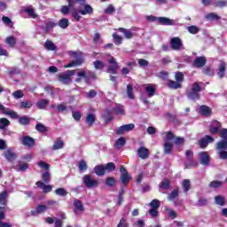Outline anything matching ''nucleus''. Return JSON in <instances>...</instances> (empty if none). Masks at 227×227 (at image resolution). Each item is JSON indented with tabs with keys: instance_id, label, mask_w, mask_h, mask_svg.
Instances as JSON below:
<instances>
[{
	"instance_id": "obj_1",
	"label": "nucleus",
	"mask_w": 227,
	"mask_h": 227,
	"mask_svg": "<svg viewBox=\"0 0 227 227\" xmlns=\"http://www.w3.org/2000/svg\"><path fill=\"white\" fill-rule=\"evenodd\" d=\"M68 6L72 12V16L77 22L81 20L80 15H91L93 7L86 4V0H67ZM80 13V14H79Z\"/></svg>"
},
{
	"instance_id": "obj_2",
	"label": "nucleus",
	"mask_w": 227,
	"mask_h": 227,
	"mask_svg": "<svg viewBox=\"0 0 227 227\" xmlns=\"http://www.w3.org/2000/svg\"><path fill=\"white\" fill-rule=\"evenodd\" d=\"M77 78L74 80L75 82H81L82 79L86 84H90V81L97 79V74L88 69H79L75 71Z\"/></svg>"
},
{
	"instance_id": "obj_3",
	"label": "nucleus",
	"mask_w": 227,
	"mask_h": 227,
	"mask_svg": "<svg viewBox=\"0 0 227 227\" xmlns=\"http://www.w3.org/2000/svg\"><path fill=\"white\" fill-rule=\"evenodd\" d=\"M201 92V86L200 83L194 82L190 90L186 91V96L190 100H200V93Z\"/></svg>"
},
{
	"instance_id": "obj_4",
	"label": "nucleus",
	"mask_w": 227,
	"mask_h": 227,
	"mask_svg": "<svg viewBox=\"0 0 227 227\" xmlns=\"http://www.w3.org/2000/svg\"><path fill=\"white\" fill-rule=\"evenodd\" d=\"M69 55H71L74 60H72L69 64H67L65 68H72V67H79L84 63V59H82V53L76 51H69Z\"/></svg>"
},
{
	"instance_id": "obj_5",
	"label": "nucleus",
	"mask_w": 227,
	"mask_h": 227,
	"mask_svg": "<svg viewBox=\"0 0 227 227\" xmlns=\"http://www.w3.org/2000/svg\"><path fill=\"white\" fill-rule=\"evenodd\" d=\"M72 75H75V70H67L59 75V81L62 84H70L72 82Z\"/></svg>"
},
{
	"instance_id": "obj_6",
	"label": "nucleus",
	"mask_w": 227,
	"mask_h": 227,
	"mask_svg": "<svg viewBox=\"0 0 227 227\" xmlns=\"http://www.w3.org/2000/svg\"><path fill=\"white\" fill-rule=\"evenodd\" d=\"M82 183L87 187V189H93L95 187H98V181L97 179H93L91 175H85L82 177Z\"/></svg>"
},
{
	"instance_id": "obj_7",
	"label": "nucleus",
	"mask_w": 227,
	"mask_h": 227,
	"mask_svg": "<svg viewBox=\"0 0 227 227\" xmlns=\"http://www.w3.org/2000/svg\"><path fill=\"white\" fill-rule=\"evenodd\" d=\"M170 47L173 51H180L184 49V43H182V39H180V37H173L170 40Z\"/></svg>"
},
{
	"instance_id": "obj_8",
	"label": "nucleus",
	"mask_w": 227,
	"mask_h": 227,
	"mask_svg": "<svg viewBox=\"0 0 227 227\" xmlns=\"http://www.w3.org/2000/svg\"><path fill=\"white\" fill-rule=\"evenodd\" d=\"M135 127L136 126L134 125V123L122 125L115 129V133L118 136H122V134H125V132H130V130H134Z\"/></svg>"
},
{
	"instance_id": "obj_9",
	"label": "nucleus",
	"mask_w": 227,
	"mask_h": 227,
	"mask_svg": "<svg viewBox=\"0 0 227 227\" xmlns=\"http://www.w3.org/2000/svg\"><path fill=\"white\" fill-rule=\"evenodd\" d=\"M108 63L110 65L108 67V74H116L118 68H120L118 62H116V59H114V57H110L108 59Z\"/></svg>"
},
{
	"instance_id": "obj_10",
	"label": "nucleus",
	"mask_w": 227,
	"mask_h": 227,
	"mask_svg": "<svg viewBox=\"0 0 227 227\" xmlns=\"http://www.w3.org/2000/svg\"><path fill=\"white\" fill-rule=\"evenodd\" d=\"M145 90L147 93V96L149 98H152V97L155 96V91L157 90V86L153 83H146L143 85Z\"/></svg>"
},
{
	"instance_id": "obj_11",
	"label": "nucleus",
	"mask_w": 227,
	"mask_h": 227,
	"mask_svg": "<svg viewBox=\"0 0 227 227\" xmlns=\"http://www.w3.org/2000/svg\"><path fill=\"white\" fill-rule=\"evenodd\" d=\"M120 171L121 173V182L123 184V185H127L129 182H130V176H129V172L123 166L121 167Z\"/></svg>"
},
{
	"instance_id": "obj_12",
	"label": "nucleus",
	"mask_w": 227,
	"mask_h": 227,
	"mask_svg": "<svg viewBox=\"0 0 227 227\" xmlns=\"http://www.w3.org/2000/svg\"><path fill=\"white\" fill-rule=\"evenodd\" d=\"M35 185H37V187L39 189H42L43 192L44 194H47L48 192H52V185L51 184H44L43 182L42 181H37L35 183Z\"/></svg>"
},
{
	"instance_id": "obj_13",
	"label": "nucleus",
	"mask_w": 227,
	"mask_h": 227,
	"mask_svg": "<svg viewBox=\"0 0 227 227\" xmlns=\"http://www.w3.org/2000/svg\"><path fill=\"white\" fill-rule=\"evenodd\" d=\"M138 157L143 160L148 159L150 157V151L148 148L141 146L137 149Z\"/></svg>"
},
{
	"instance_id": "obj_14",
	"label": "nucleus",
	"mask_w": 227,
	"mask_h": 227,
	"mask_svg": "<svg viewBox=\"0 0 227 227\" xmlns=\"http://www.w3.org/2000/svg\"><path fill=\"white\" fill-rule=\"evenodd\" d=\"M199 160L202 166H208L210 162V156H208V153L202 152L199 153Z\"/></svg>"
},
{
	"instance_id": "obj_15",
	"label": "nucleus",
	"mask_w": 227,
	"mask_h": 227,
	"mask_svg": "<svg viewBox=\"0 0 227 227\" xmlns=\"http://www.w3.org/2000/svg\"><path fill=\"white\" fill-rule=\"evenodd\" d=\"M158 22L162 26H175L176 24L175 20H171L166 17H158Z\"/></svg>"
},
{
	"instance_id": "obj_16",
	"label": "nucleus",
	"mask_w": 227,
	"mask_h": 227,
	"mask_svg": "<svg viewBox=\"0 0 227 227\" xmlns=\"http://www.w3.org/2000/svg\"><path fill=\"white\" fill-rule=\"evenodd\" d=\"M21 144H23L24 146H27V148H33V145H35V139L29 136L23 137L21 138Z\"/></svg>"
},
{
	"instance_id": "obj_17",
	"label": "nucleus",
	"mask_w": 227,
	"mask_h": 227,
	"mask_svg": "<svg viewBox=\"0 0 227 227\" xmlns=\"http://www.w3.org/2000/svg\"><path fill=\"white\" fill-rule=\"evenodd\" d=\"M185 155H186V159L187 160H189L190 164L189 163H185V168L187 169H191V168H192V166H194V161H192V157H193V153H192V151L191 150H188L185 152Z\"/></svg>"
},
{
	"instance_id": "obj_18",
	"label": "nucleus",
	"mask_w": 227,
	"mask_h": 227,
	"mask_svg": "<svg viewBox=\"0 0 227 227\" xmlns=\"http://www.w3.org/2000/svg\"><path fill=\"white\" fill-rule=\"evenodd\" d=\"M193 65L197 68H201V67H205V65H207V58L198 57L197 59H195Z\"/></svg>"
},
{
	"instance_id": "obj_19",
	"label": "nucleus",
	"mask_w": 227,
	"mask_h": 227,
	"mask_svg": "<svg viewBox=\"0 0 227 227\" xmlns=\"http://www.w3.org/2000/svg\"><path fill=\"white\" fill-rule=\"evenodd\" d=\"M208 143H214V137L210 136H206L200 141V148H207V146H208Z\"/></svg>"
},
{
	"instance_id": "obj_20",
	"label": "nucleus",
	"mask_w": 227,
	"mask_h": 227,
	"mask_svg": "<svg viewBox=\"0 0 227 227\" xmlns=\"http://www.w3.org/2000/svg\"><path fill=\"white\" fill-rule=\"evenodd\" d=\"M95 121H97V115L95 114H88L85 117V123L89 127L93 126V123H95Z\"/></svg>"
},
{
	"instance_id": "obj_21",
	"label": "nucleus",
	"mask_w": 227,
	"mask_h": 227,
	"mask_svg": "<svg viewBox=\"0 0 227 227\" xmlns=\"http://www.w3.org/2000/svg\"><path fill=\"white\" fill-rule=\"evenodd\" d=\"M94 172L98 176H104L106 175V165H97L94 168Z\"/></svg>"
},
{
	"instance_id": "obj_22",
	"label": "nucleus",
	"mask_w": 227,
	"mask_h": 227,
	"mask_svg": "<svg viewBox=\"0 0 227 227\" xmlns=\"http://www.w3.org/2000/svg\"><path fill=\"white\" fill-rule=\"evenodd\" d=\"M43 212H47V206L38 205L35 210H32V215H38L43 214Z\"/></svg>"
},
{
	"instance_id": "obj_23",
	"label": "nucleus",
	"mask_w": 227,
	"mask_h": 227,
	"mask_svg": "<svg viewBox=\"0 0 227 227\" xmlns=\"http://www.w3.org/2000/svg\"><path fill=\"white\" fill-rule=\"evenodd\" d=\"M226 73V64L224 62H221L218 67L217 75L220 79L224 77V74Z\"/></svg>"
},
{
	"instance_id": "obj_24",
	"label": "nucleus",
	"mask_w": 227,
	"mask_h": 227,
	"mask_svg": "<svg viewBox=\"0 0 227 227\" xmlns=\"http://www.w3.org/2000/svg\"><path fill=\"white\" fill-rule=\"evenodd\" d=\"M119 31L124 35V37L127 40H130L131 38H134V32L130 31L129 29L121 27L119 28Z\"/></svg>"
},
{
	"instance_id": "obj_25",
	"label": "nucleus",
	"mask_w": 227,
	"mask_h": 227,
	"mask_svg": "<svg viewBox=\"0 0 227 227\" xmlns=\"http://www.w3.org/2000/svg\"><path fill=\"white\" fill-rule=\"evenodd\" d=\"M114 114H119L120 116H123L125 114V108L121 105H116V106L111 111Z\"/></svg>"
},
{
	"instance_id": "obj_26",
	"label": "nucleus",
	"mask_w": 227,
	"mask_h": 227,
	"mask_svg": "<svg viewBox=\"0 0 227 227\" xmlns=\"http://www.w3.org/2000/svg\"><path fill=\"white\" fill-rule=\"evenodd\" d=\"M163 148H164V153L169 154L173 152V143L169 141H165L163 144Z\"/></svg>"
},
{
	"instance_id": "obj_27",
	"label": "nucleus",
	"mask_w": 227,
	"mask_h": 227,
	"mask_svg": "<svg viewBox=\"0 0 227 227\" xmlns=\"http://www.w3.org/2000/svg\"><path fill=\"white\" fill-rule=\"evenodd\" d=\"M215 205H219V207H224L226 204V199L223 195H217L215 197Z\"/></svg>"
},
{
	"instance_id": "obj_28",
	"label": "nucleus",
	"mask_w": 227,
	"mask_h": 227,
	"mask_svg": "<svg viewBox=\"0 0 227 227\" xmlns=\"http://www.w3.org/2000/svg\"><path fill=\"white\" fill-rule=\"evenodd\" d=\"M200 114L203 116H210L212 114V109L207 106H200Z\"/></svg>"
},
{
	"instance_id": "obj_29",
	"label": "nucleus",
	"mask_w": 227,
	"mask_h": 227,
	"mask_svg": "<svg viewBox=\"0 0 227 227\" xmlns=\"http://www.w3.org/2000/svg\"><path fill=\"white\" fill-rule=\"evenodd\" d=\"M8 203V192L4 191L0 193V205L6 207Z\"/></svg>"
},
{
	"instance_id": "obj_30",
	"label": "nucleus",
	"mask_w": 227,
	"mask_h": 227,
	"mask_svg": "<svg viewBox=\"0 0 227 227\" xmlns=\"http://www.w3.org/2000/svg\"><path fill=\"white\" fill-rule=\"evenodd\" d=\"M216 149L218 152H223L227 150V139H223L222 141L218 142L216 145Z\"/></svg>"
},
{
	"instance_id": "obj_31",
	"label": "nucleus",
	"mask_w": 227,
	"mask_h": 227,
	"mask_svg": "<svg viewBox=\"0 0 227 227\" xmlns=\"http://www.w3.org/2000/svg\"><path fill=\"white\" fill-rule=\"evenodd\" d=\"M37 109H45L49 106V99H41L35 104Z\"/></svg>"
},
{
	"instance_id": "obj_32",
	"label": "nucleus",
	"mask_w": 227,
	"mask_h": 227,
	"mask_svg": "<svg viewBox=\"0 0 227 227\" xmlns=\"http://www.w3.org/2000/svg\"><path fill=\"white\" fill-rule=\"evenodd\" d=\"M5 43L13 48L17 44V39H15L13 35H10L7 38H5Z\"/></svg>"
},
{
	"instance_id": "obj_33",
	"label": "nucleus",
	"mask_w": 227,
	"mask_h": 227,
	"mask_svg": "<svg viewBox=\"0 0 227 227\" xmlns=\"http://www.w3.org/2000/svg\"><path fill=\"white\" fill-rule=\"evenodd\" d=\"M213 6H215V8H224V6H227V1L226 0H214Z\"/></svg>"
},
{
	"instance_id": "obj_34",
	"label": "nucleus",
	"mask_w": 227,
	"mask_h": 227,
	"mask_svg": "<svg viewBox=\"0 0 227 227\" xmlns=\"http://www.w3.org/2000/svg\"><path fill=\"white\" fill-rule=\"evenodd\" d=\"M167 85L171 88L172 90H178L182 88V84L178 83L177 82L168 80Z\"/></svg>"
},
{
	"instance_id": "obj_35",
	"label": "nucleus",
	"mask_w": 227,
	"mask_h": 227,
	"mask_svg": "<svg viewBox=\"0 0 227 227\" xmlns=\"http://www.w3.org/2000/svg\"><path fill=\"white\" fill-rule=\"evenodd\" d=\"M25 12L27 13V15H29V17H31V19H36V17H38L36 12H35V9L33 8V6L27 7L25 9Z\"/></svg>"
},
{
	"instance_id": "obj_36",
	"label": "nucleus",
	"mask_w": 227,
	"mask_h": 227,
	"mask_svg": "<svg viewBox=\"0 0 227 227\" xmlns=\"http://www.w3.org/2000/svg\"><path fill=\"white\" fill-rule=\"evenodd\" d=\"M125 143H127L125 137H121L120 138H118L115 142V146L117 150H120L122 146H125Z\"/></svg>"
},
{
	"instance_id": "obj_37",
	"label": "nucleus",
	"mask_w": 227,
	"mask_h": 227,
	"mask_svg": "<svg viewBox=\"0 0 227 227\" xmlns=\"http://www.w3.org/2000/svg\"><path fill=\"white\" fill-rule=\"evenodd\" d=\"M74 206L75 207L78 212H84V206L82 205V201L75 199L74 201Z\"/></svg>"
},
{
	"instance_id": "obj_38",
	"label": "nucleus",
	"mask_w": 227,
	"mask_h": 227,
	"mask_svg": "<svg viewBox=\"0 0 227 227\" xmlns=\"http://www.w3.org/2000/svg\"><path fill=\"white\" fill-rule=\"evenodd\" d=\"M59 27H61V29H67L68 26H70V22L68 21V19L63 18L59 21Z\"/></svg>"
},
{
	"instance_id": "obj_39",
	"label": "nucleus",
	"mask_w": 227,
	"mask_h": 227,
	"mask_svg": "<svg viewBox=\"0 0 227 227\" xmlns=\"http://www.w3.org/2000/svg\"><path fill=\"white\" fill-rule=\"evenodd\" d=\"M6 127H10V121L6 118L0 119V130H4Z\"/></svg>"
},
{
	"instance_id": "obj_40",
	"label": "nucleus",
	"mask_w": 227,
	"mask_h": 227,
	"mask_svg": "<svg viewBox=\"0 0 227 227\" xmlns=\"http://www.w3.org/2000/svg\"><path fill=\"white\" fill-rule=\"evenodd\" d=\"M223 185H224V182L223 181H212L209 184L211 189H219V187H223Z\"/></svg>"
},
{
	"instance_id": "obj_41",
	"label": "nucleus",
	"mask_w": 227,
	"mask_h": 227,
	"mask_svg": "<svg viewBox=\"0 0 227 227\" xmlns=\"http://www.w3.org/2000/svg\"><path fill=\"white\" fill-rule=\"evenodd\" d=\"M33 107V103L31 101H21L20 103V109H31Z\"/></svg>"
},
{
	"instance_id": "obj_42",
	"label": "nucleus",
	"mask_w": 227,
	"mask_h": 227,
	"mask_svg": "<svg viewBox=\"0 0 227 227\" xmlns=\"http://www.w3.org/2000/svg\"><path fill=\"white\" fill-rule=\"evenodd\" d=\"M182 187L184 192H189V191H191V181L189 179H184Z\"/></svg>"
},
{
	"instance_id": "obj_43",
	"label": "nucleus",
	"mask_w": 227,
	"mask_h": 227,
	"mask_svg": "<svg viewBox=\"0 0 227 227\" xmlns=\"http://www.w3.org/2000/svg\"><path fill=\"white\" fill-rule=\"evenodd\" d=\"M64 143H63V140L61 139H57V141L54 142L53 144V150H61V148H63L64 146Z\"/></svg>"
},
{
	"instance_id": "obj_44",
	"label": "nucleus",
	"mask_w": 227,
	"mask_h": 227,
	"mask_svg": "<svg viewBox=\"0 0 227 227\" xmlns=\"http://www.w3.org/2000/svg\"><path fill=\"white\" fill-rule=\"evenodd\" d=\"M187 31L191 35H198V33H200V27H198L197 26L192 25L190 27H187Z\"/></svg>"
},
{
	"instance_id": "obj_45",
	"label": "nucleus",
	"mask_w": 227,
	"mask_h": 227,
	"mask_svg": "<svg viewBox=\"0 0 227 227\" xmlns=\"http://www.w3.org/2000/svg\"><path fill=\"white\" fill-rule=\"evenodd\" d=\"M178 194H180L178 190L172 191L168 197V201H174L176 198H178Z\"/></svg>"
},
{
	"instance_id": "obj_46",
	"label": "nucleus",
	"mask_w": 227,
	"mask_h": 227,
	"mask_svg": "<svg viewBox=\"0 0 227 227\" xmlns=\"http://www.w3.org/2000/svg\"><path fill=\"white\" fill-rule=\"evenodd\" d=\"M4 157L7 159V160H14L15 157H17V154L12 151H6L4 153Z\"/></svg>"
},
{
	"instance_id": "obj_47",
	"label": "nucleus",
	"mask_w": 227,
	"mask_h": 227,
	"mask_svg": "<svg viewBox=\"0 0 227 227\" xmlns=\"http://www.w3.org/2000/svg\"><path fill=\"white\" fill-rule=\"evenodd\" d=\"M45 49L48 51H56V45L51 41L47 40L44 43Z\"/></svg>"
},
{
	"instance_id": "obj_48",
	"label": "nucleus",
	"mask_w": 227,
	"mask_h": 227,
	"mask_svg": "<svg viewBox=\"0 0 227 227\" xmlns=\"http://www.w3.org/2000/svg\"><path fill=\"white\" fill-rule=\"evenodd\" d=\"M6 116H10L11 118L16 120V118H19V114L13 110L7 109L5 110Z\"/></svg>"
},
{
	"instance_id": "obj_49",
	"label": "nucleus",
	"mask_w": 227,
	"mask_h": 227,
	"mask_svg": "<svg viewBox=\"0 0 227 227\" xmlns=\"http://www.w3.org/2000/svg\"><path fill=\"white\" fill-rule=\"evenodd\" d=\"M35 129L38 131V132H41V133H45L47 132L48 129L45 125H43V123H37L35 125Z\"/></svg>"
},
{
	"instance_id": "obj_50",
	"label": "nucleus",
	"mask_w": 227,
	"mask_h": 227,
	"mask_svg": "<svg viewBox=\"0 0 227 227\" xmlns=\"http://www.w3.org/2000/svg\"><path fill=\"white\" fill-rule=\"evenodd\" d=\"M205 19H207V20H219V19H221V17H219V15L211 12L208 13L205 16Z\"/></svg>"
},
{
	"instance_id": "obj_51",
	"label": "nucleus",
	"mask_w": 227,
	"mask_h": 227,
	"mask_svg": "<svg viewBox=\"0 0 227 227\" xmlns=\"http://www.w3.org/2000/svg\"><path fill=\"white\" fill-rule=\"evenodd\" d=\"M42 180L44 182V184H49L51 182V172L46 171L42 175Z\"/></svg>"
},
{
	"instance_id": "obj_52",
	"label": "nucleus",
	"mask_w": 227,
	"mask_h": 227,
	"mask_svg": "<svg viewBox=\"0 0 227 227\" xmlns=\"http://www.w3.org/2000/svg\"><path fill=\"white\" fill-rule=\"evenodd\" d=\"M127 95L129 98H134V89L132 88L131 84L127 85Z\"/></svg>"
},
{
	"instance_id": "obj_53",
	"label": "nucleus",
	"mask_w": 227,
	"mask_h": 227,
	"mask_svg": "<svg viewBox=\"0 0 227 227\" xmlns=\"http://www.w3.org/2000/svg\"><path fill=\"white\" fill-rule=\"evenodd\" d=\"M13 98L19 99L24 98V91L22 90H16L12 93Z\"/></svg>"
},
{
	"instance_id": "obj_54",
	"label": "nucleus",
	"mask_w": 227,
	"mask_h": 227,
	"mask_svg": "<svg viewBox=\"0 0 227 227\" xmlns=\"http://www.w3.org/2000/svg\"><path fill=\"white\" fill-rule=\"evenodd\" d=\"M78 168L80 171H86V169H88V164L86 163V161H84V160H82L78 163Z\"/></svg>"
},
{
	"instance_id": "obj_55",
	"label": "nucleus",
	"mask_w": 227,
	"mask_h": 227,
	"mask_svg": "<svg viewBox=\"0 0 227 227\" xmlns=\"http://www.w3.org/2000/svg\"><path fill=\"white\" fill-rule=\"evenodd\" d=\"M150 207L154 209H159V207H160V201L157 199L153 200L150 203Z\"/></svg>"
},
{
	"instance_id": "obj_56",
	"label": "nucleus",
	"mask_w": 227,
	"mask_h": 227,
	"mask_svg": "<svg viewBox=\"0 0 227 227\" xmlns=\"http://www.w3.org/2000/svg\"><path fill=\"white\" fill-rule=\"evenodd\" d=\"M198 207H205L208 205V200L207 198H200L197 202Z\"/></svg>"
},
{
	"instance_id": "obj_57",
	"label": "nucleus",
	"mask_w": 227,
	"mask_h": 227,
	"mask_svg": "<svg viewBox=\"0 0 227 227\" xmlns=\"http://www.w3.org/2000/svg\"><path fill=\"white\" fill-rule=\"evenodd\" d=\"M37 166H39V168L44 169L45 171H49V168H51V165H49V163H46L45 161H39L37 163Z\"/></svg>"
},
{
	"instance_id": "obj_58",
	"label": "nucleus",
	"mask_w": 227,
	"mask_h": 227,
	"mask_svg": "<svg viewBox=\"0 0 227 227\" xmlns=\"http://www.w3.org/2000/svg\"><path fill=\"white\" fill-rule=\"evenodd\" d=\"M55 194H57V196H67V194H68V192H67V190H65L64 188H59L55 190Z\"/></svg>"
},
{
	"instance_id": "obj_59",
	"label": "nucleus",
	"mask_w": 227,
	"mask_h": 227,
	"mask_svg": "<svg viewBox=\"0 0 227 227\" xmlns=\"http://www.w3.org/2000/svg\"><path fill=\"white\" fill-rule=\"evenodd\" d=\"M93 65H94V67L96 70H102V68H104V67H105L103 62L100 60L94 61Z\"/></svg>"
},
{
	"instance_id": "obj_60",
	"label": "nucleus",
	"mask_w": 227,
	"mask_h": 227,
	"mask_svg": "<svg viewBox=\"0 0 227 227\" xmlns=\"http://www.w3.org/2000/svg\"><path fill=\"white\" fill-rule=\"evenodd\" d=\"M29 168L27 163H20L19 166L16 167L17 171H26Z\"/></svg>"
},
{
	"instance_id": "obj_61",
	"label": "nucleus",
	"mask_w": 227,
	"mask_h": 227,
	"mask_svg": "<svg viewBox=\"0 0 227 227\" xmlns=\"http://www.w3.org/2000/svg\"><path fill=\"white\" fill-rule=\"evenodd\" d=\"M19 123H20V125H29V119L27 116L20 117Z\"/></svg>"
},
{
	"instance_id": "obj_62",
	"label": "nucleus",
	"mask_w": 227,
	"mask_h": 227,
	"mask_svg": "<svg viewBox=\"0 0 227 227\" xmlns=\"http://www.w3.org/2000/svg\"><path fill=\"white\" fill-rule=\"evenodd\" d=\"M176 81L179 83V84H181V82L184 81V74H182V73H176Z\"/></svg>"
},
{
	"instance_id": "obj_63",
	"label": "nucleus",
	"mask_w": 227,
	"mask_h": 227,
	"mask_svg": "<svg viewBox=\"0 0 227 227\" xmlns=\"http://www.w3.org/2000/svg\"><path fill=\"white\" fill-rule=\"evenodd\" d=\"M117 227H129V223L125 220V218H121Z\"/></svg>"
},
{
	"instance_id": "obj_64",
	"label": "nucleus",
	"mask_w": 227,
	"mask_h": 227,
	"mask_svg": "<svg viewBox=\"0 0 227 227\" xmlns=\"http://www.w3.org/2000/svg\"><path fill=\"white\" fill-rule=\"evenodd\" d=\"M220 137H222V139H227V129L220 130Z\"/></svg>"
}]
</instances>
